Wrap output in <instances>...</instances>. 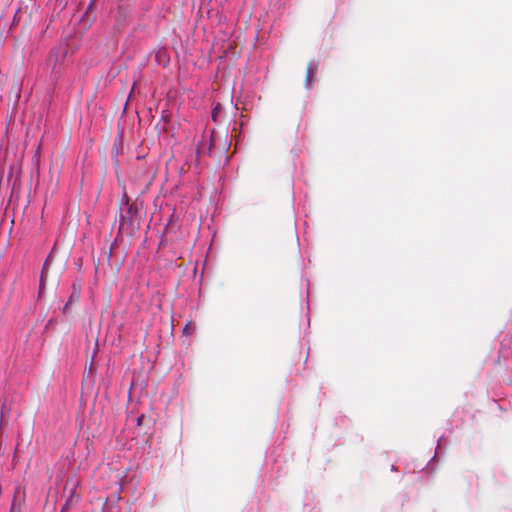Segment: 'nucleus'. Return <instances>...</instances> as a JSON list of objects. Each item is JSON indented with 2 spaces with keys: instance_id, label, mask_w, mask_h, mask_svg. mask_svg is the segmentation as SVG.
<instances>
[{
  "instance_id": "obj_2",
  "label": "nucleus",
  "mask_w": 512,
  "mask_h": 512,
  "mask_svg": "<svg viewBox=\"0 0 512 512\" xmlns=\"http://www.w3.org/2000/svg\"><path fill=\"white\" fill-rule=\"evenodd\" d=\"M318 69V63L317 62H310L307 66L306 71V87L310 89L312 87L316 72Z\"/></svg>"
},
{
  "instance_id": "obj_1",
  "label": "nucleus",
  "mask_w": 512,
  "mask_h": 512,
  "mask_svg": "<svg viewBox=\"0 0 512 512\" xmlns=\"http://www.w3.org/2000/svg\"><path fill=\"white\" fill-rule=\"evenodd\" d=\"M123 199L125 201V205L127 206V214L120 215V226L123 227L127 223L130 226H133V228H135V227L138 228L140 216H139V210H138L136 204H134V203L129 204V199H128L127 194H124Z\"/></svg>"
},
{
  "instance_id": "obj_4",
  "label": "nucleus",
  "mask_w": 512,
  "mask_h": 512,
  "mask_svg": "<svg viewBox=\"0 0 512 512\" xmlns=\"http://www.w3.org/2000/svg\"><path fill=\"white\" fill-rule=\"evenodd\" d=\"M46 282H47V270H46V265H44L42 273H41V279H40V291L45 288Z\"/></svg>"
},
{
  "instance_id": "obj_3",
  "label": "nucleus",
  "mask_w": 512,
  "mask_h": 512,
  "mask_svg": "<svg viewBox=\"0 0 512 512\" xmlns=\"http://www.w3.org/2000/svg\"><path fill=\"white\" fill-rule=\"evenodd\" d=\"M78 495L76 494L75 488H71L69 491V496L65 504L63 505L62 511L65 509H69L75 502L78 501Z\"/></svg>"
},
{
  "instance_id": "obj_5",
  "label": "nucleus",
  "mask_w": 512,
  "mask_h": 512,
  "mask_svg": "<svg viewBox=\"0 0 512 512\" xmlns=\"http://www.w3.org/2000/svg\"><path fill=\"white\" fill-rule=\"evenodd\" d=\"M73 289H74V291H73L72 295L70 296V301H73V300L78 301L79 296H80V286H78V288L76 289V286L73 285Z\"/></svg>"
}]
</instances>
